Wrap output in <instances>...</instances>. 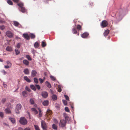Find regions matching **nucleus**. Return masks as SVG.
I'll return each instance as SVG.
<instances>
[{"label":"nucleus","mask_w":130,"mask_h":130,"mask_svg":"<svg viewBox=\"0 0 130 130\" xmlns=\"http://www.w3.org/2000/svg\"><path fill=\"white\" fill-rule=\"evenodd\" d=\"M46 44L45 42L42 41V47H44L46 46Z\"/></svg>","instance_id":"obj_33"},{"label":"nucleus","mask_w":130,"mask_h":130,"mask_svg":"<svg viewBox=\"0 0 130 130\" xmlns=\"http://www.w3.org/2000/svg\"><path fill=\"white\" fill-rule=\"evenodd\" d=\"M15 2L18 3L19 2V0H13Z\"/></svg>","instance_id":"obj_60"},{"label":"nucleus","mask_w":130,"mask_h":130,"mask_svg":"<svg viewBox=\"0 0 130 130\" xmlns=\"http://www.w3.org/2000/svg\"><path fill=\"white\" fill-rule=\"evenodd\" d=\"M52 127L55 130L57 129V126L56 125L54 124H53L52 125Z\"/></svg>","instance_id":"obj_28"},{"label":"nucleus","mask_w":130,"mask_h":130,"mask_svg":"<svg viewBox=\"0 0 130 130\" xmlns=\"http://www.w3.org/2000/svg\"><path fill=\"white\" fill-rule=\"evenodd\" d=\"M48 101L47 100L44 101L42 102V104L45 106H47L48 104Z\"/></svg>","instance_id":"obj_18"},{"label":"nucleus","mask_w":130,"mask_h":130,"mask_svg":"<svg viewBox=\"0 0 130 130\" xmlns=\"http://www.w3.org/2000/svg\"><path fill=\"white\" fill-rule=\"evenodd\" d=\"M23 72L25 74L28 75L29 73V70L27 68H26L24 69Z\"/></svg>","instance_id":"obj_12"},{"label":"nucleus","mask_w":130,"mask_h":130,"mask_svg":"<svg viewBox=\"0 0 130 130\" xmlns=\"http://www.w3.org/2000/svg\"><path fill=\"white\" fill-rule=\"evenodd\" d=\"M58 92H60L61 91V87L60 86H58Z\"/></svg>","instance_id":"obj_47"},{"label":"nucleus","mask_w":130,"mask_h":130,"mask_svg":"<svg viewBox=\"0 0 130 130\" xmlns=\"http://www.w3.org/2000/svg\"><path fill=\"white\" fill-rule=\"evenodd\" d=\"M7 65L5 66L4 67L6 68H10L11 67L12 64L9 61H7L6 62Z\"/></svg>","instance_id":"obj_8"},{"label":"nucleus","mask_w":130,"mask_h":130,"mask_svg":"<svg viewBox=\"0 0 130 130\" xmlns=\"http://www.w3.org/2000/svg\"><path fill=\"white\" fill-rule=\"evenodd\" d=\"M34 126L36 130H40L39 126L36 125H34Z\"/></svg>","instance_id":"obj_40"},{"label":"nucleus","mask_w":130,"mask_h":130,"mask_svg":"<svg viewBox=\"0 0 130 130\" xmlns=\"http://www.w3.org/2000/svg\"><path fill=\"white\" fill-rule=\"evenodd\" d=\"M23 37L27 40L29 39V36L27 34H23Z\"/></svg>","instance_id":"obj_16"},{"label":"nucleus","mask_w":130,"mask_h":130,"mask_svg":"<svg viewBox=\"0 0 130 130\" xmlns=\"http://www.w3.org/2000/svg\"><path fill=\"white\" fill-rule=\"evenodd\" d=\"M0 61L1 62H3V60L2 59H0Z\"/></svg>","instance_id":"obj_62"},{"label":"nucleus","mask_w":130,"mask_h":130,"mask_svg":"<svg viewBox=\"0 0 130 130\" xmlns=\"http://www.w3.org/2000/svg\"><path fill=\"white\" fill-rule=\"evenodd\" d=\"M7 36L9 38H12L13 36V34L10 31H7L6 32Z\"/></svg>","instance_id":"obj_6"},{"label":"nucleus","mask_w":130,"mask_h":130,"mask_svg":"<svg viewBox=\"0 0 130 130\" xmlns=\"http://www.w3.org/2000/svg\"><path fill=\"white\" fill-rule=\"evenodd\" d=\"M63 116L64 117L65 121L68 120L69 118V117L67 116V115L66 113L63 114Z\"/></svg>","instance_id":"obj_21"},{"label":"nucleus","mask_w":130,"mask_h":130,"mask_svg":"<svg viewBox=\"0 0 130 130\" xmlns=\"http://www.w3.org/2000/svg\"><path fill=\"white\" fill-rule=\"evenodd\" d=\"M20 43H18L17 45V47L18 48H20Z\"/></svg>","instance_id":"obj_56"},{"label":"nucleus","mask_w":130,"mask_h":130,"mask_svg":"<svg viewBox=\"0 0 130 130\" xmlns=\"http://www.w3.org/2000/svg\"><path fill=\"white\" fill-rule=\"evenodd\" d=\"M25 89L26 90L28 91L29 92H30L31 91V90L27 86H26V87Z\"/></svg>","instance_id":"obj_42"},{"label":"nucleus","mask_w":130,"mask_h":130,"mask_svg":"<svg viewBox=\"0 0 130 130\" xmlns=\"http://www.w3.org/2000/svg\"><path fill=\"white\" fill-rule=\"evenodd\" d=\"M46 86L49 88H50L51 87V84L47 81H46Z\"/></svg>","instance_id":"obj_25"},{"label":"nucleus","mask_w":130,"mask_h":130,"mask_svg":"<svg viewBox=\"0 0 130 130\" xmlns=\"http://www.w3.org/2000/svg\"><path fill=\"white\" fill-rule=\"evenodd\" d=\"M31 110L35 115H36L38 114V111L35 108H32L31 109Z\"/></svg>","instance_id":"obj_13"},{"label":"nucleus","mask_w":130,"mask_h":130,"mask_svg":"<svg viewBox=\"0 0 130 130\" xmlns=\"http://www.w3.org/2000/svg\"><path fill=\"white\" fill-rule=\"evenodd\" d=\"M24 130H30V129L29 128L27 127L24 129Z\"/></svg>","instance_id":"obj_58"},{"label":"nucleus","mask_w":130,"mask_h":130,"mask_svg":"<svg viewBox=\"0 0 130 130\" xmlns=\"http://www.w3.org/2000/svg\"><path fill=\"white\" fill-rule=\"evenodd\" d=\"M5 28V27L4 25H2L0 26V28L2 30H3Z\"/></svg>","instance_id":"obj_49"},{"label":"nucleus","mask_w":130,"mask_h":130,"mask_svg":"<svg viewBox=\"0 0 130 130\" xmlns=\"http://www.w3.org/2000/svg\"><path fill=\"white\" fill-rule=\"evenodd\" d=\"M41 94L42 96L45 98H46L48 95V94L47 93L45 92H42Z\"/></svg>","instance_id":"obj_11"},{"label":"nucleus","mask_w":130,"mask_h":130,"mask_svg":"<svg viewBox=\"0 0 130 130\" xmlns=\"http://www.w3.org/2000/svg\"><path fill=\"white\" fill-rule=\"evenodd\" d=\"M21 11L23 13H25L26 11V10L25 8L23 7L21 8Z\"/></svg>","instance_id":"obj_35"},{"label":"nucleus","mask_w":130,"mask_h":130,"mask_svg":"<svg viewBox=\"0 0 130 130\" xmlns=\"http://www.w3.org/2000/svg\"><path fill=\"white\" fill-rule=\"evenodd\" d=\"M39 80L40 81V83L41 84L43 82V80L41 78H40L39 79Z\"/></svg>","instance_id":"obj_54"},{"label":"nucleus","mask_w":130,"mask_h":130,"mask_svg":"<svg viewBox=\"0 0 130 130\" xmlns=\"http://www.w3.org/2000/svg\"><path fill=\"white\" fill-rule=\"evenodd\" d=\"M26 57L30 61L32 59L30 56L28 55H26Z\"/></svg>","instance_id":"obj_41"},{"label":"nucleus","mask_w":130,"mask_h":130,"mask_svg":"<svg viewBox=\"0 0 130 130\" xmlns=\"http://www.w3.org/2000/svg\"><path fill=\"white\" fill-rule=\"evenodd\" d=\"M30 36L31 39H34L35 38V36L33 34H30Z\"/></svg>","instance_id":"obj_34"},{"label":"nucleus","mask_w":130,"mask_h":130,"mask_svg":"<svg viewBox=\"0 0 130 130\" xmlns=\"http://www.w3.org/2000/svg\"><path fill=\"white\" fill-rule=\"evenodd\" d=\"M62 101L65 105H67V103L66 101L64 100H62Z\"/></svg>","instance_id":"obj_44"},{"label":"nucleus","mask_w":130,"mask_h":130,"mask_svg":"<svg viewBox=\"0 0 130 130\" xmlns=\"http://www.w3.org/2000/svg\"><path fill=\"white\" fill-rule=\"evenodd\" d=\"M93 5V3L92 2H90L88 4V6L90 8L92 7Z\"/></svg>","instance_id":"obj_32"},{"label":"nucleus","mask_w":130,"mask_h":130,"mask_svg":"<svg viewBox=\"0 0 130 130\" xmlns=\"http://www.w3.org/2000/svg\"><path fill=\"white\" fill-rule=\"evenodd\" d=\"M30 88L31 89L34 91H35L36 90V88L35 86H34L33 85H31L30 86Z\"/></svg>","instance_id":"obj_19"},{"label":"nucleus","mask_w":130,"mask_h":130,"mask_svg":"<svg viewBox=\"0 0 130 130\" xmlns=\"http://www.w3.org/2000/svg\"><path fill=\"white\" fill-rule=\"evenodd\" d=\"M9 119L14 124L15 123V121L14 119L10 118H9Z\"/></svg>","instance_id":"obj_27"},{"label":"nucleus","mask_w":130,"mask_h":130,"mask_svg":"<svg viewBox=\"0 0 130 130\" xmlns=\"http://www.w3.org/2000/svg\"><path fill=\"white\" fill-rule=\"evenodd\" d=\"M6 50L8 51L12 52V48L11 46H7L6 48Z\"/></svg>","instance_id":"obj_15"},{"label":"nucleus","mask_w":130,"mask_h":130,"mask_svg":"<svg viewBox=\"0 0 130 130\" xmlns=\"http://www.w3.org/2000/svg\"><path fill=\"white\" fill-rule=\"evenodd\" d=\"M0 116L2 117L3 118L4 116V114L2 112H0Z\"/></svg>","instance_id":"obj_53"},{"label":"nucleus","mask_w":130,"mask_h":130,"mask_svg":"<svg viewBox=\"0 0 130 130\" xmlns=\"http://www.w3.org/2000/svg\"><path fill=\"white\" fill-rule=\"evenodd\" d=\"M4 125H8L6 124V123H4Z\"/></svg>","instance_id":"obj_63"},{"label":"nucleus","mask_w":130,"mask_h":130,"mask_svg":"<svg viewBox=\"0 0 130 130\" xmlns=\"http://www.w3.org/2000/svg\"><path fill=\"white\" fill-rule=\"evenodd\" d=\"M5 111L6 113L7 114L10 113L11 112V111L10 109L9 108H6L5 109Z\"/></svg>","instance_id":"obj_24"},{"label":"nucleus","mask_w":130,"mask_h":130,"mask_svg":"<svg viewBox=\"0 0 130 130\" xmlns=\"http://www.w3.org/2000/svg\"><path fill=\"white\" fill-rule=\"evenodd\" d=\"M19 122L22 125H25L27 123V121L24 117H21L20 119Z\"/></svg>","instance_id":"obj_1"},{"label":"nucleus","mask_w":130,"mask_h":130,"mask_svg":"<svg viewBox=\"0 0 130 130\" xmlns=\"http://www.w3.org/2000/svg\"><path fill=\"white\" fill-rule=\"evenodd\" d=\"M54 123L56 124L58 122L57 120L56 119H54Z\"/></svg>","instance_id":"obj_55"},{"label":"nucleus","mask_w":130,"mask_h":130,"mask_svg":"<svg viewBox=\"0 0 130 130\" xmlns=\"http://www.w3.org/2000/svg\"><path fill=\"white\" fill-rule=\"evenodd\" d=\"M52 114V111L49 109H48L47 110L46 112V117H47L48 118H50V117H49V116L50 117V115H51Z\"/></svg>","instance_id":"obj_7"},{"label":"nucleus","mask_w":130,"mask_h":130,"mask_svg":"<svg viewBox=\"0 0 130 130\" xmlns=\"http://www.w3.org/2000/svg\"><path fill=\"white\" fill-rule=\"evenodd\" d=\"M19 130H23V129L21 127H20L19 128Z\"/></svg>","instance_id":"obj_61"},{"label":"nucleus","mask_w":130,"mask_h":130,"mask_svg":"<svg viewBox=\"0 0 130 130\" xmlns=\"http://www.w3.org/2000/svg\"><path fill=\"white\" fill-rule=\"evenodd\" d=\"M7 3L9 5H12L13 3L12 1L10 0H8L7 1Z\"/></svg>","instance_id":"obj_37"},{"label":"nucleus","mask_w":130,"mask_h":130,"mask_svg":"<svg viewBox=\"0 0 130 130\" xmlns=\"http://www.w3.org/2000/svg\"><path fill=\"white\" fill-rule=\"evenodd\" d=\"M66 123V121L64 120H62L60 121L59 125L62 127H63L65 126Z\"/></svg>","instance_id":"obj_3"},{"label":"nucleus","mask_w":130,"mask_h":130,"mask_svg":"<svg viewBox=\"0 0 130 130\" xmlns=\"http://www.w3.org/2000/svg\"><path fill=\"white\" fill-rule=\"evenodd\" d=\"M109 31L108 29L105 30L104 33H103L104 36L105 37L107 36L109 33Z\"/></svg>","instance_id":"obj_14"},{"label":"nucleus","mask_w":130,"mask_h":130,"mask_svg":"<svg viewBox=\"0 0 130 130\" xmlns=\"http://www.w3.org/2000/svg\"><path fill=\"white\" fill-rule=\"evenodd\" d=\"M35 52L36 51L34 49L32 50V52L34 54H35Z\"/></svg>","instance_id":"obj_57"},{"label":"nucleus","mask_w":130,"mask_h":130,"mask_svg":"<svg viewBox=\"0 0 130 130\" xmlns=\"http://www.w3.org/2000/svg\"><path fill=\"white\" fill-rule=\"evenodd\" d=\"M38 110H39V114L38 116L39 117H41L42 116V113L41 112V111L40 109L38 108Z\"/></svg>","instance_id":"obj_30"},{"label":"nucleus","mask_w":130,"mask_h":130,"mask_svg":"<svg viewBox=\"0 0 130 130\" xmlns=\"http://www.w3.org/2000/svg\"><path fill=\"white\" fill-rule=\"evenodd\" d=\"M108 25V22L106 20H103L102 22L101 25L102 28H104L106 27Z\"/></svg>","instance_id":"obj_5"},{"label":"nucleus","mask_w":130,"mask_h":130,"mask_svg":"<svg viewBox=\"0 0 130 130\" xmlns=\"http://www.w3.org/2000/svg\"><path fill=\"white\" fill-rule=\"evenodd\" d=\"M23 62L24 64L26 65H28L29 64V62L27 60H23Z\"/></svg>","instance_id":"obj_20"},{"label":"nucleus","mask_w":130,"mask_h":130,"mask_svg":"<svg viewBox=\"0 0 130 130\" xmlns=\"http://www.w3.org/2000/svg\"><path fill=\"white\" fill-rule=\"evenodd\" d=\"M3 85L4 87L5 88H6V87H7V85L6 84H5L3 83Z\"/></svg>","instance_id":"obj_59"},{"label":"nucleus","mask_w":130,"mask_h":130,"mask_svg":"<svg viewBox=\"0 0 130 130\" xmlns=\"http://www.w3.org/2000/svg\"><path fill=\"white\" fill-rule=\"evenodd\" d=\"M18 5L21 8L23 7V4L22 3H19L18 4Z\"/></svg>","instance_id":"obj_36"},{"label":"nucleus","mask_w":130,"mask_h":130,"mask_svg":"<svg viewBox=\"0 0 130 130\" xmlns=\"http://www.w3.org/2000/svg\"><path fill=\"white\" fill-rule=\"evenodd\" d=\"M89 34L87 32H85L82 35V37L83 38H86L88 36Z\"/></svg>","instance_id":"obj_10"},{"label":"nucleus","mask_w":130,"mask_h":130,"mask_svg":"<svg viewBox=\"0 0 130 130\" xmlns=\"http://www.w3.org/2000/svg\"><path fill=\"white\" fill-rule=\"evenodd\" d=\"M22 107V105L20 104H17L16 107L15 111L16 113L17 114H19L20 113L19 110L21 109Z\"/></svg>","instance_id":"obj_2"},{"label":"nucleus","mask_w":130,"mask_h":130,"mask_svg":"<svg viewBox=\"0 0 130 130\" xmlns=\"http://www.w3.org/2000/svg\"><path fill=\"white\" fill-rule=\"evenodd\" d=\"M15 51L16 53V54L17 55L19 54L20 53V51H19L17 49H15Z\"/></svg>","instance_id":"obj_38"},{"label":"nucleus","mask_w":130,"mask_h":130,"mask_svg":"<svg viewBox=\"0 0 130 130\" xmlns=\"http://www.w3.org/2000/svg\"><path fill=\"white\" fill-rule=\"evenodd\" d=\"M37 74V71L35 70H32L31 72V76L32 77H34Z\"/></svg>","instance_id":"obj_9"},{"label":"nucleus","mask_w":130,"mask_h":130,"mask_svg":"<svg viewBox=\"0 0 130 130\" xmlns=\"http://www.w3.org/2000/svg\"><path fill=\"white\" fill-rule=\"evenodd\" d=\"M27 94V92L25 91H23L22 92V94L24 97H25V95Z\"/></svg>","instance_id":"obj_46"},{"label":"nucleus","mask_w":130,"mask_h":130,"mask_svg":"<svg viewBox=\"0 0 130 130\" xmlns=\"http://www.w3.org/2000/svg\"><path fill=\"white\" fill-rule=\"evenodd\" d=\"M41 126L43 130H46L47 128V125L45 122L42 120L41 122Z\"/></svg>","instance_id":"obj_4"},{"label":"nucleus","mask_w":130,"mask_h":130,"mask_svg":"<svg viewBox=\"0 0 130 130\" xmlns=\"http://www.w3.org/2000/svg\"><path fill=\"white\" fill-rule=\"evenodd\" d=\"M30 103L32 104H33L34 103V101L33 99H31L30 100Z\"/></svg>","instance_id":"obj_45"},{"label":"nucleus","mask_w":130,"mask_h":130,"mask_svg":"<svg viewBox=\"0 0 130 130\" xmlns=\"http://www.w3.org/2000/svg\"><path fill=\"white\" fill-rule=\"evenodd\" d=\"M34 82L35 83H36V84H37L38 83V79L37 78H34Z\"/></svg>","instance_id":"obj_39"},{"label":"nucleus","mask_w":130,"mask_h":130,"mask_svg":"<svg viewBox=\"0 0 130 130\" xmlns=\"http://www.w3.org/2000/svg\"><path fill=\"white\" fill-rule=\"evenodd\" d=\"M65 110L66 111L69 112L70 111L69 110V108L68 107H66L65 108Z\"/></svg>","instance_id":"obj_51"},{"label":"nucleus","mask_w":130,"mask_h":130,"mask_svg":"<svg viewBox=\"0 0 130 130\" xmlns=\"http://www.w3.org/2000/svg\"><path fill=\"white\" fill-rule=\"evenodd\" d=\"M36 87V88L38 90H39L40 89V87L39 85H38L36 84L35 85Z\"/></svg>","instance_id":"obj_48"},{"label":"nucleus","mask_w":130,"mask_h":130,"mask_svg":"<svg viewBox=\"0 0 130 130\" xmlns=\"http://www.w3.org/2000/svg\"><path fill=\"white\" fill-rule=\"evenodd\" d=\"M39 46V44L37 42H36L34 44V46L35 48H38Z\"/></svg>","instance_id":"obj_23"},{"label":"nucleus","mask_w":130,"mask_h":130,"mask_svg":"<svg viewBox=\"0 0 130 130\" xmlns=\"http://www.w3.org/2000/svg\"><path fill=\"white\" fill-rule=\"evenodd\" d=\"M76 28L79 31L81 30H82V26L79 25H77L76 26Z\"/></svg>","instance_id":"obj_22"},{"label":"nucleus","mask_w":130,"mask_h":130,"mask_svg":"<svg viewBox=\"0 0 130 130\" xmlns=\"http://www.w3.org/2000/svg\"><path fill=\"white\" fill-rule=\"evenodd\" d=\"M6 99L5 98H3L1 100V102L2 103L4 104L6 101Z\"/></svg>","instance_id":"obj_50"},{"label":"nucleus","mask_w":130,"mask_h":130,"mask_svg":"<svg viewBox=\"0 0 130 130\" xmlns=\"http://www.w3.org/2000/svg\"><path fill=\"white\" fill-rule=\"evenodd\" d=\"M52 98L53 100H57V97L56 95L53 94L52 96Z\"/></svg>","instance_id":"obj_29"},{"label":"nucleus","mask_w":130,"mask_h":130,"mask_svg":"<svg viewBox=\"0 0 130 130\" xmlns=\"http://www.w3.org/2000/svg\"><path fill=\"white\" fill-rule=\"evenodd\" d=\"M64 96L66 100H69V98L67 95H64Z\"/></svg>","instance_id":"obj_52"},{"label":"nucleus","mask_w":130,"mask_h":130,"mask_svg":"<svg viewBox=\"0 0 130 130\" xmlns=\"http://www.w3.org/2000/svg\"><path fill=\"white\" fill-rule=\"evenodd\" d=\"M14 25L15 26L17 27L19 25V23L17 22L14 21L13 22Z\"/></svg>","instance_id":"obj_31"},{"label":"nucleus","mask_w":130,"mask_h":130,"mask_svg":"<svg viewBox=\"0 0 130 130\" xmlns=\"http://www.w3.org/2000/svg\"><path fill=\"white\" fill-rule=\"evenodd\" d=\"M24 79L28 82L30 83L31 82L30 80L26 76L24 77Z\"/></svg>","instance_id":"obj_17"},{"label":"nucleus","mask_w":130,"mask_h":130,"mask_svg":"<svg viewBox=\"0 0 130 130\" xmlns=\"http://www.w3.org/2000/svg\"><path fill=\"white\" fill-rule=\"evenodd\" d=\"M72 31L73 33L74 34H76L77 33V31L75 27H74L72 29Z\"/></svg>","instance_id":"obj_26"},{"label":"nucleus","mask_w":130,"mask_h":130,"mask_svg":"<svg viewBox=\"0 0 130 130\" xmlns=\"http://www.w3.org/2000/svg\"><path fill=\"white\" fill-rule=\"evenodd\" d=\"M50 77L51 79H52V80L53 81L55 80H56V78L53 76H50Z\"/></svg>","instance_id":"obj_43"},{"label":"nucleus","mask_w":130,"mask_h":130,"mask_svg":"<svg viewBox=\"0 0 130 130\" xmlns=\"http://www.w3.org/2000/svg\"><path fill=\"white\" fill-rule=\"evenodd\" d=\"M71 107L72 108H73V107L72 106H71Z\"/></svg>","instance_id":"obj_64"}]
</instances>
